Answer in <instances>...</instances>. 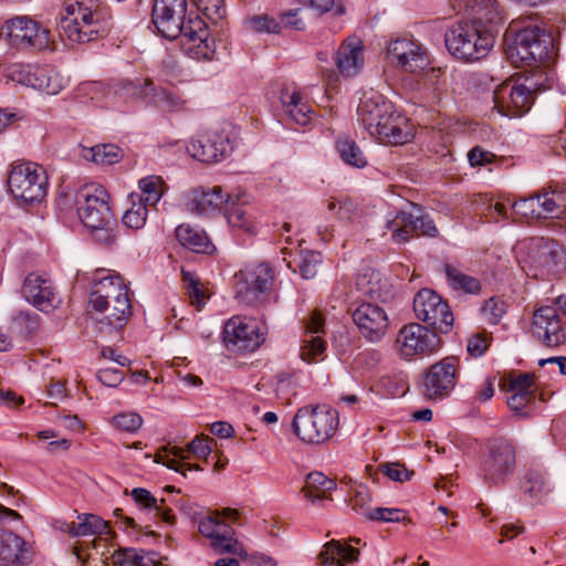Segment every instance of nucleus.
<instances>
[{
    "label": "nucleus",
    "mask_w": 566,
    "mask_h": 566,
    "mask_svg": "<svg viewBox=\"0 0 566 566\" xmlns=\"http://www.w3.org/2000/svg\"><path fill=\"white\" fill-rule=\"evenodd\" d=\"M186 10V0H154L151 21L164 38L174 40L180 36L182 50L191 59L213 60L216 44L206 22L195 18L185 23Z\"/></svg>",
    "instance_id": "f257e3e1"
},
{
    "label": "nucleus",
    "mask_w": 566,
    "mask_h": 566,
    "mask_svg": "<svg viewBox=\"0 0 566 566\" xmlns=\"http://www.w3.org/2000/svg\"><path fill=\"white\" fill-rule=\"evenodd\" d=\"M88 305L103 315L97 319V329L111 338L119 336L133 314L129 287L118 275H107L96 281Z\"/></svg>",
    "instance_id": "f03ea898"
},
{
    "label": "nucleus",
    "mask_w": 566,
    "mask_h": 566,
    "mask_svg": "<svg viewBox=\"0 0 566 566\" xmlns=\"http://www.w3.org/2000/svg\"><path fill=\"white\" fill-rule=\"evenodd\" d=\"M357 116L369 135L381 144L403 145L412 139L408 119L378 92L363 94Z\"/></svg>",
    "instance_id": "7ed1b4c3"
},
{
    "label": "nucleus",
    "mask_w": 566,
    "mask_h": 566,
    "mask_svg": "<svg viewBox=\"0 0 566 566\" xmlns=\"http://www.w3.org/2000/svg\"><path fill=\"white\" fill-rule=\"evenodd\" d=\"M77 214L95 240L109 245L115 241L117 220L106 201L102 187L84 186L76 195Z\"/></svg>",
    "instance_id": "20e7f679"
},
{
    "label": "nucleus",
    "mask_w": 566,
    "mask_h": 566,
    "mask_svg": "<svg viewBox=\"0 0 566 566\" xmlns=\"http://www.w3.org/2000/svg\"><path fill=\"white\" fill-rule=\"evenodd\" d=\"M448 52L457 60L476 62L489 55L495 43L494 30L478 28L462 21L448 29L444 35Z\"/></svg>",
    "instance_id": "39448f33"
},
{
    "label": "nucleus",
    "mask_w": 566,
    "mask_h": 566,
    "mask_svg": "<svg viewBox=\"0 0 566 566\" xmlns=\"http://www.w3.org/2000/svg\"><path fill=\"white\" fill-rule=\"evenodd\" d=\"M338 423L336 409L326 405L306 406L296 412L293 429L295 434L306 443H323L335 434Z\"/></svg>",
    "instance_id": "423d86ee"
},
{
    "label": "nucleus",
    "mask_w": 566,
    "mask_h": 566,
    "mask_svg": "<svg viewBox=\"0 0 566 566\" xmlns=\"http://www.w3.org/2000/svg\"><path fill=\"white\" fill-rule=\"evenodd\" d=\"M0 34L21 51H43L51 46V31L31 15H15L6 20Z\"/></svg>",
    "instance_id": "0eeeda50"
},
{
    "label": "nucleus",
    "mask_w": 566,
    "mask_h": 566,
    "mask_svg": "<svg viewBox=\"0 0 566 566\" xmlns=\"http://www.w3.org/2000/svg\"><path fill=\"white\" fill-rule=\"evenodd\" d=\"M516 467V450L513 442L504 437L490 439L481 460L483 480L490 485L503 484Z\"/></svg>",
    "instance_id": "6e6552de"
},
{
    "label": "nucleus",
    "mask_w": 566,
    "mask_h": 566,
    "mask_svg": "<svg viewBox=\"0 0 566 566\" xmlns=\"http://www.w3.org/2000/svg\"><path fill=\"white\" fill-rule=\"evenodd\" d=\"M46 185L44 170L34 163L12 165L8 176L11 195L24 203L42 201L46 196Z\"/></svg>",
    "instance_id": "1a4fd4ad"
},
{
    "label": "nucleus",
    "mask_w": 566,
    "mask_h": 566,
    "mask_svg": "<svg viewBox=\"0 0 566 566\" xmlns=\"http://www.w3.org/2000/svg\"><path fill=\"white\" fill-rule=\"evenodd\" d=\"M263 324L247 316H233L223 328V342L231 352H254L265 339Z\"/></svg>",
    "instance_id": "9d476101"
},
{
    "label": "nucleus",
    "mask_w": 566,
    "mask_h": 566,
    "mask_svg": "<svg viewBox=\"0 0 566 566\" xmlns=\"http://www.w3.org/2000/svg\"><path fill=\"white\" fill-rule=\"evenodd\" d=\"M395 344L398 355L406 360H411L436 353L440 346V338L437 333L427 327L410 323L399 329Z\"/></svg>",
    "instance_id": "9b49d317"
},
{
    "label": "nucleus",
    "mask_w": 566,
    "mask_h": 566,
    "mask_svg": "<svg viewBox=\"0 0 566 566\" xmlns=\"http://www.w3.org/2000/svg\"><path fill=\"white\" fill-rule=\"evenodd\" d=\"M273 280V270L268 263L247 265L234 274L235 297L244 304L252 305L260 294L271 290Z\"/></svg>",
    "instance_id": "f8f14e48"
},
{
    "label": "nucleus",
    "mask_w": 566,
    "mask_h": 566,
    "mask_svg": "<svg viewBox=\"0 0 566 566\" xmlns=\"http://www.w3.org/2000/svg\"><path fill=\"white\" fill-rule=\"evenodd\" d=\"M386 229L391 232V239L396 243H405L413 234L432 238L438 234L433 220L417 207L411 211L390 213L386 221Z\"/></svg>",
    "instance_id": "ddd939ff"
},
{
    "label": "nucleus",
    "mask_w": 566,
    "mask_h": 566,
    "mask_svg": "<svg viewBox=\"0 0 566 566\" xmlns=\"http://www.w3.org/2000/svg\"><path fill=\"white\" fill-rule=\"evenodd\" d=\"M551 36L545 34L538 27H526L521 30L515 41L507 49V55L513 63L517 61L523 64L543 61L549 56Z\"/></svg>",
    "instance_id": "4468645a"
},
{
    "label": "nucleus",
    "mask_w": 566,
    "mask_h": 566,
    "mask_svg": "<svg viewBox=\"0 0 566 566\" xmlns=\"http://www.w3.org/2000/svg\"><path fill=\"white\" fill-rule=\"evenodd\" d=\"M535 84H520L514 81H505L496 86L493 92L494 108L499 114L507 117H520L531 108L535 91Z\"/></svg>",
    "instance_id": "2eb2a0df"
},
{
    "label": "nucleus",
    "mask_w": 566,
    "mask_h": 566,
    "mask_svg": "<svg viewBox=\"0 0 566 566\" xmlns=\"http://www.w3.org/2000/svg\"><path fill=\"white\" fill-rule=\"evenodd\" d=\"M13 81L49 95L59 94L66 80L51 65L17 64L10 71Z\"/></svg>",
    "instance_id": "dca6fc26"
},
{
    "label": "nucleus",
    "mask_w": 566,
    "mask_h": 566,
    "mask_svg": "<svg viewBox=\"0 0 566 566\" xmlns=\"http://www.w3.org/2000/svg\"><path fill=\"white\" fill-rule=\"evenodd\" d=\"M413 311L422 321L440 333H448L453 323V314L443 298L429 289L420 290L413 298Z\"/></svg>",
    "instance_id": "f3484780"
},
{
    "label": "nucleus",
    "mask_w": 566,
    "mask_h": 566,
    "mask_svg": "<svg viewBox=\"0 0 566 566\" xmlns=\"http://www.w3.org/2000/svg\"><path fill=\"white\" fill-rule=\"evenodd\" d=\"M459 370V359L446 357L428 368L423 376L421 392L429 400L447 398L454 389Z\"/></svg>",
    "instance_id": "a211bd4d"
},
{
    "label": "nucleus",
    "mask_w": 566,
    "mask_h": 566,
    "mask_svg": "<svg viewBox=\"0 0 566 566\" xmlns=\"http://www.w3.org/2000/svg\"><path fill=\"white\" fill-rule=\"evenodd\" d=\"M528 259L533 276L542 280L557 275L565 269L564 251L554 240L535 239Z\"/></svg>",
    "instance_id": "6ab92c4d"
},
{
    "label": "nucleus",
    "mask_w": 566,
    "mask_h": 566,
    "mask_svg": "<svg viewBox=\"0 0 566 566\" xmlns=\"http://www.w3.org/2000/svg\"><path fill=\"white\" fill-rule=\"evenodd\" d=\"M198 530L211 541L210 545L217 553L247 556L245 549L235 538L233 528L220 520L219 512L202 516L198 521Z\"/></svg>",
    "instance_id": "aec40b11"
},
{
    "label": "nucleus",
    "mask_w": 566,
    "mask_h": 566,
    "mask_svg": "<svg viewBox=\"0 0 566 566\" xmlns=\"http://www.w3.org/2000/svg\"><path fill=\"white\" fill-rule=\"evenodd\" d=\"M387 53L394 65L409 73L422 72L430 64L426 49L411 39L391 41L387 48Z\"/></svg>",
    "instance_id": "412c9836"
},
{
    "label": "nucleus",
    "mask_w": 566,
    "mask_h": 566,
    "mask_svg": "<svg viewBox=\"0 0 566 566\" xmlns=\"http://www.w3.org/2000/svg\"><path fill=\"white\" fill-rule=\"evenodd\" d=\"M360 334L370 342L380 340L389 326L388 315L382 307L373 303H361L352 314Z\"/></svg>",
    "instance_id": "4be33fe9"
},
{
    "label": "nucleus",
    "mask_w": 566,
    "mask_h": 566,
    "mask_svg": "<svg viewBox=\"0 0 566 566\" xmlns=\"http://www.w3.org/2000/svg\"><path fill=\"white\" fill-rule=\"evenodd\" d=\"M60 33L63 38L73 43H85L106 31V21L97 18H85L62 12L60 19Z\"/></svg>",
    "instance_id": "5701e85b"
},
{
    "label": "nucleus",
    "mask_w": 566,
    "mask_h": 566,
    "mask_svg": "<svg viewBox=\"0 0 566 566\" xmlns=\"http://www.w3.org/2000/svg\"><path fill=\"white\" fill-rule=\"evenodd\" d=\"M187 151L201 163L212 164L223 160L231 151V146L227 136L212 132L193 138L187 146Z\"/></svg>",
    "instance_id": "b1692460"
},
{
    "label": "nucleus",
    "mask_w": 566,
    "mask_h": 566,
    "mask_svg": "<svg viewBox=\"0 0 566 566\" xmlns=\"http://www.w3.org/2000/svg\"><path fill=\"white\" fill-rule=\"evenodd\" d=\"M532 333L548 347L564 343L565 335L560 318L554 306L545 305L537 308L533 315Z\"/></svg>",
    "instance_id": "393cba45"
},
{
    "label": "nucleus",
    "mask_w": 566,
    "mask_h": 566,
    "mask_svg": "<svg viewBox=\"0 0 566 566\" xmlns=\"http://www.w3.org/2000/svg\"><path fill=\"white\" fill-rule=\"evenodd\" d=\"M324 333V318L319 312L313 311L304 322V336L300 348V356L304 361L312 363L325 357L326 343L322 337Z\"/></svg>",
    "instance_id": "a878e982"
},
{
    "label": "nucleus",
    "mask_w": 566,
    "mask_h": 566,
    "mask_svg": "<svg viewBox=\"0 0 566 566\" xmlns=\"http://www.w3.org/2000/svg\"><path fill=\"white\" fill-rule=\"evenodd\" d=\"M21 294L24 300L41 312H50L56 306L53 282L38 273L25 276Z\"/></svg>",
    "instance_id": "bb28decb"
},
{
    "label": "nucleus",
    "mask_w": 566,
    "mask_h": 566,
    "mask_svg": "<svg viewBox=\"0 0 566 566\" xmlns=\"http://www.w3.org/2000/svg\"><path fill=\"white\" fill-rule=\"evenodd\" d=\"M229 199V195L224 193L219 186L207 189L196 188L184 196V205L191 213L212 216L219 212Z\"/></svg>",
    "instance_id": "cd10ccee"
},
{
    "label": "nucleus",
    "mask_w": 566,
    "mask_h": 566,
    "mask_svg": "<svg viewBox=\"0 0 566 566\" xmlns=\"http://www.w3.org/2000/svg\"><path fill=\"white\" fill-rule=\"evenodd\" d=\"M334 61L342 76L357 75L365 62L363 41L356 35L348 36L336 51Z\"/></svg>",
    "instance_id": "c85d7f7f"
},
{
    "label": "nucleus",
    "mask_w": 566,
    "mask_h": 566,
    "mask_svg": "<svg viewBox=\"0 0 566 566\" xmlns=\"http://www.w3.org/2000/svg\"><path fill=\"white\" fill-rule=\"evenodd\" d=\"M140 94L148 99L149 104L164 112L180 113L187 111V101L180 94L155 85L151 77L145 78L140 86Z\"/></svg>",
    "instance_id": "c756f323"
},
{
    "label": "nucleus",
    "mask_w": 566,
    "mask_h": 566,
    "mask_svg": "<svg viewBox=\"0 0 566 566\" xmlns=\"http://www.w3.org/2000/svg\"><path fill=\"white\" fill-rule=\"evenodd\" d=\"M507 405L514 411H522L534 399L536 387L534 377L531 374L511 376L509 380Z\"/></svg>",
    "instance_id": "7c9ffc66"
},
{
    "label": "nucleus",
    "mask_w": 566,
    "mask_h": 566,
    "mask_svg": "<svg viewBox=\"0 0 566 566\" xmlns=\"http://www.w3.org/2000/svg\"><path fill=\"white\" fill-rule=\"evenodd\" d=\"M72 537L98 536L108 534L109 525L101 516L92 513H81L77 515V522L67 523L65 526Z\"/></svg>",
    "instance_id": "2f4dec72"
},
{
    "label": "nucleus",
    "mask_w": 566,
    "mask_h": 566,
    "mask_svg": "<svg viewBox=\"0 0 566 566\" xmlns=\"http://www.w3.org/2000/svg\"><path fill=\"white\" fill-rule=\"evenodd\" d=\"M472 11L473 17L469 22L478 24V28L481 29L494 30L495 35L497 32L496 27L503 19L496 0H475Z\"/></svg>",
    "instance_id": "473e14b6"
},
{
    "label": "nucleus",
    "mask_w": 566,
    "mask_h": 566,
    "mask_svg": "<svg viewBox=\"0 0 566 566\" xmlns=\"http://www.w3.org/2000/svg\"><path fill=\"white\" fill-rule=\"evenodd\" d=\"M359 551L342 544L339 541L332 539L327 542L319 553L321 563L324 566H344L358 559Z\"/></svg>",
    "instance_id": "72a5a7b5"
},
{
    "label": "nucleus",
    "mask_w": 566,
    "mask_h": 566,
    "mask_svg": "<svg viewBox=\"0 0 566 566\" xmlns=\"http://www.w3.org/2000/svg\"><path fill=\"white\" fill-rule=\"evenodd\" d=\"M178 242L186 249L196 253H210L213 250L208 235L201 229L190 224H180L175 231Z\"/></svg>",
    "instance_id": "f704fd0d"
},
{
    "label": "nucleus",
    "mask_w": 566,
    "mask_h": 566,
    "mask_svg": "<svg viewBox=\"0 0 566 566\" xmlns=\"http://www.w3.org/2000/svg\"><path fill=\"white\" fill-rule=\"evenodd\" d=\"M281 102L285 113L296 124L306 125L311 120L312 109L306 103L303 102V97L298 91H282Z\"/></svg>",
    "instance_id": "c9c22d12"
},
{
    "label": "nucleus",
    "mask_w": 566,
    "mask_h": 566,
    "mask_svg": "<svg viewBox=\"0 0 566 566\" xmlns=\"http://www.w3.org/2000/svg\"><path fill=\"white\" fill-rule=\"evenodd\" d=\"M521 489L530 503L542 502L551 491L548 480L538 471H528L521 483Z\"/></svg>",
    "instance_id": "e433bc0d"
},
{
    "label": "nucleus",
    "mask_w": 566,
    "mask_h": 566,
    "mask_svg": "<svg viewBox=\"0 0 566 566\" xmlns=\"http://www.w3.org/2000/svg\"><path fill=\"white\" fill-rule=\"evenodd\" d=\"M335 486V482L325 476L322 472H311L305 479L302 493L305 499L315 502L325 497L326 493L334 490Z\"/></svg>",
    "instance_id": "4c0bfd02"
},
{
    "label": "nucleus",
    "mask_w": 566,
    "mask_h": 566,
    "mask_svg": "<svg viewBox=\"0 0 566 566\" xmlns=\"http://www.w3.org/2000/svg\"><path fill=\"white\" fill-rule=\"evenodd\" d=\"M541 207L543 218H566V189L549 190L542 195Z\"/></svg>",
    "instance_id": "58836bf2"
},
{
    "label": "nucleus",
    "mask_w": 566,
    "mask_h": 566,
    "mask_svg": "<svg viewBox=\"0 0 566 566\" xmlns=\"http://www.w3.org/2000/svg\"><path fill=\"white\" fill-rule=\"evenodd\" d=\"M326 208L333 212L340 222L353 223L359 218L357 203L349 197H329L326 200Z\"/></svg>",
    "instance_id": "ea45409f"
},
{
    "label": "nucleus",
    "mask_w": 566,
    "mask_h": 566,
    "mask_svg": "<svg viewBox=\"0 0 566 566\" xmlns=\"http://www.w3.org/2000/svg\"><path fill=\"white\" fill-rule=\"evenodd\" d=\"M185 450L178 447H164L155 457V462L161 463L166 465L167 468L176 471L181 472L184 475V469L189 471H201V467L199 464H187L182 463L181 460H185Z\"/></svg>",
    "instance_id": "a19ab883"
},
{
    "label": "nucleus",
    "mask_w": 566,
    "mask_h": 566,
    "mask_svg": "<svg viewBox=\"0 0 566 566\" xmlns=\"http://www.w3.org/2000/svg\"><path fill=\"white\" fill-rule=\"evenodd\" d=\"M82 157L102 166H109L118 163L123 157V153L118 146L106 144L83 148Z\"/></svg>",
    "instance_id": "79ce46f5"
},
{
    "label": "nucleus",
    "mask_w": 566,
    "mask_h": 566,
    "mask_svg": "<svg viewBox=\"0 0 566 566\" xmlns=\"http://www.w3.org/2000/svg\"><path fill=\"white\" fill-rule=\"evenodd\" d=\"M336 148L345 164L359 169L367 166L368 160L364 151L354 140L347 137L339 138L336 143Z\"/></svg>",
    "instance_id": "37998d69"
},
{
    "label": "nucleus",
    "mask_w": 566,
    "mask_h": 566,
    "mask_svg": "<svg viewBox=\"0 0 566 566\" xmlns=\"http://www.w3.org/2000/svg\"><path fill=\"white\" fill-rule=\"evenodd\" d=\"M446 275L449 285L453 290L470 294H476L481 290V284L476 277L468 275L452 265H446Z\"/></svg>",
    "instance_id": "c03bdc74"
},
{
    "label": "nucleus",
    "mask_w": 566,
    "mask_h": 566,
    "mask_svg": "<svg viewBox=\"0 0 566 566\" xmlns=\"http://www.w3.org/2000/svg\"><path fill=\"white\" fill-rule=\"evenodd\" d=\"M63 11L81 15L83 20L87 17L105 20L104 11L98 0H67Z\"/></svg>",
    "instance_id": "a18cd8bd"
},
{
    "label": "nucleus",
    "mask_w": 566,
    "mask_h": 566,
    "mask_svg": "<svg viewBox=\"0 0 566 566\" xmlns=\"http://www.w3.org/2000/svg\"><path fill=\"white\" fill-rule=\"evenodd\" d=\"M357 290L371 298L382 297V286L379 272L368 269L356 279Z\"/></svg>",
    "instance_id": "49530a36"
},
{
    "label": "nucleus",
    "mask_w": 566,
    "mask_h": 566,
    "mask_svg": "<svg viewBox=\"0 0 566 566\" xmlns=\"http://www.w3.org/2000/svg\"><path fill=\"white\" fill-rule=\"evenodd\" d=\"M138 185L142 195L136 196V199L143 200L148 206H155L159 202L164 195L163 180L160 177L147 176L142 178Z\"/></svg>",
    "instance_id": "de8ad7c7"
},
{
    "label": "nucleus",
    "mask_w": 566,
    "mask_h": 566,
    "mask_svg": "<svg viewBox=\"0 0 566 566\" xmlns=\"http://www.w3.org/2000/svg\"><path fill=\"white\" fill-rule=\"evenodd\" d=\"M132 205L124 212L122 217V221L124 226L127 228L138 230L142 229L147 220L148 216V205H146L143 200L136 199L132 196Z\"/></svg>",
    "instance_id": "09e8293b"
},
{
    "label": "nucleus",
    "mask_w": 566,
    "mask_h": 566,
    "mask_svg": "<svg viewBox=\"0 0 566 566\" xmlns=\"http://www.w3.org/2000/svg\"><path fill=\"white\" fill-rule=\"evenodd\" d=\"M24 545L23 539L17 534L0 528V558L4 560H13L19 557Z\"/></svg>",
    "instance_id": "8fccbe9b"
},
{
    "label": "nucleus",
    "mask_w": 566,
    "mask_h": 566,
    "mask_svg": "<svg viewBox=\"0 0 566 566\" xmlns=\"http://www.w3.org/2000/svg\"><path fill=\"white\" fill-rule=\"evenodd\" d=\"M184 70L177 60L172 57L164 59L155 71V77L159 82L175 85L182 82Z\"/></svg>",
    "instance_id": "3c124183"
},
{
    "label": "nucleus",
    "mask_w": 566,
    "mask_h": 566,
    "mask_svg": "<svg viewBox=\"0 0 566 566\" xmlns=\"http://www.w3.org/2000/svg\"><path fill=\"white\" fill-rule=\"evenodd\" d=\"M511 207L516 214L525 219L543 218L542 212L538 211L542 209L539 195L516 200L512 202Z\"/></svg>",
    "instance_id": "603ef678"
},
{
    "label": "nucleus",
    "mask_w": 566,
    "mask_h": 566,
    "mask_svg": "<svg viewBox=\"0 0 566 566\" xmlns=\"http://www.w3.org/2000/svg\"><path fill=\"white\" fill-rule=\"evenodd\" d=\"M109 423L117 430L125 432H136L143 424V418L134 411L119 412L109 419Z\"/></svg>",
    "instance_id": "864d4df0"
},
{
    "label": "nucleus",
    "mask_w": 566,
    "mask_h": 566,
    "mask_svg": "<svg viewBox=\"0 0 566 566\" xmlns=\"http://www.w3.org/2000/svg\"><path fill=\"white\" fill-rule=\"evenodd\" d=\"M371 503V494L369 489L364 484H357L355 485L353 490V495L350 499V505L353 510L356 512L363 514L367 518L369 517L370 513L374 511L370 506Z\"/></svg>",
    "instance_id": "5fc2aeb1"
},
{
    "label": "nucleus",
    "mask_w": 566,
    "mask_h": 566,
    "mask_svg": "<svg viewBox=\"0 0 566 566\" xmlns=\"http://www.w3.org/2000/svg\"><path fill=\"white\" fill-rule=\"evenodd\" d=\"M228 223L233 227L241 229L245 232L253 230V222L251 220L248 210L240 205H233L227 212Z\"/></svg>",
    "instance_id": "6e6d98bb"
},
{
    "label": "nucleus",
    "mask_w": 566,
    "mask_h": 566,
    "mask_svg": "<svg viewBox=\"0 0 566 566\" xmlns=\"http://www.w3.org/2000/svg\"><path fill=\"white\" fill-rule=\"evenodd\" d=\"M182 279L191 304L199 310L206 302V295L200 289L198 279L192 272L187 271H182Z\"/></svg>",
    "instance_id": "4d7b16f0"
},
{
    "label": "nucleus",
    "mask_w": 566,
    "mask_h": 566,
    "mask_svg": "<svg viewBox=\"0 0 566 566\" xmlns=\"http://www.w3.org/2000/svg\"><path fill=\"white\" fill-rule=\"evenodd\" d=\"M321 263V253L315 251L306 252L298 263L301 275L306 280L313 279L317 274Z\"/></svg>",
    "instance_id": "13d9d810"
},
{
    "label": "nucleus",
    "mask_w": 566,
    "mask_h": 566,
    "mask_svg": "<svg viewBox=\"0 0 566 566\" xmlns=\"http://www.w3.org/2000/svg\"><path fill=\"white\" fill-rule=\"evenodd\" d=\"M193 2L198 10L212 22L221 20L226 13L223 0H193Z\"/></svg>",
    "instance_id": "bf43d9fd"
},
{
    "label": "nucleus",
    "mask_w": 566,
    "mask_h": 566,
    "mask_svg": "<svg viewBox=\"0 0 566 566\" xmlns=\"http://www.w3.org/2000/svg\"><path fill=\"white\" fill-rule=\"evenodd\" d=\"M249 24L256 32L280 33L281 23L268 14H259L249 19Z\"/></svg>",
    "instance_id": "052dcab7"
},
{
    "label": "nucleus",
    "mask_w": 566,
    "mask_h": 566,
    "mask_svg": "<svg viewBox=\"0 0 566 566\" xmlns=\"http://www.w3.org/2000/svg\"><path fill=\"white\" fill-rule=\"evenodd\" d=\"M505 312V302L495 297L489 298L482 308L485 319L491 324H497Z\"/></svg>",
    "instance_id": "680f3d73"
},
{
    "label": "nucleus",
    "mask_w": 566,
    "mask_h": 566,
    "mask_svg": "<svg viewBox=\"0 0 566 566\" xmlns=\"http://www.w3.org/2000/svg\"><path fill=\"white\" fill-rule=\"evenodd\" d=\"M212 440L208 437H196L188 446L187 450L197 459L208 460L212 452Z\"/></svg>",
    "instance_id": "e2e57ef3"
},
{
    "label": "nucleus",
    "mask_w": 566,
    "mask_h": 566,
    "mask_svg": "<svg viewBox=\"0 0 566 566\" xmlns=\"http://www.w3.org/2000/svg\"><path fill=\"white\" fill-rule=\"evenodd\" d=\"M133 500L137 505L144 509L160 510L159 500L156 499L148 490L143 488L133 489L130 492Z\"/></svg>",
    "instance_id": "0e129e2a"
},
{
    "label": "nucleus",
    "mask_w": 566,
    "mask_h": 566,
    "mask_svg": "<svg viewBox=\"0 0 566 566\" xmlns=\"http://www.w3.org/2000/svg\"><path fill=\"white\" fill-rule=\"evenodd\" d=\"M405 517V512L399 509L377 507L374 509L368 518L381 522H401Z\"/></svg>",
    "instance_id": "69168bd1"
},
{
    "label": "nucleus",
    "mask_w": 566,
    "mask_h": 566,
    "mask_svg": "<svg viewBox=\"0 0 566 566\" xmlns=\"http://www.w3.org/2000/svg\"><path fill=\"white\" fill-rule=\"evenodd\" d=\"M490 345V339L486 333L472 335L468 339L467 352L472 357L482 356Z\"/></svg>",
    "instance_id": "338daca9"
},
{
    "label": "nucleus",
    "mask_w": 566,
    "mask_h": 566,
    "mask_svg": "<svg viewBox=\"0 0 566 566\" xmlns=\"http://www.w3.org/2000/svg\"><path fill=\"white\" fill-rule=\"evenodd\" d=\"M381 471L395 482H405L410 480L412 471H409L400 463H386L381 464Z\"/></svg>",
    "instance_id": "774afa93"
}]
</instances>
